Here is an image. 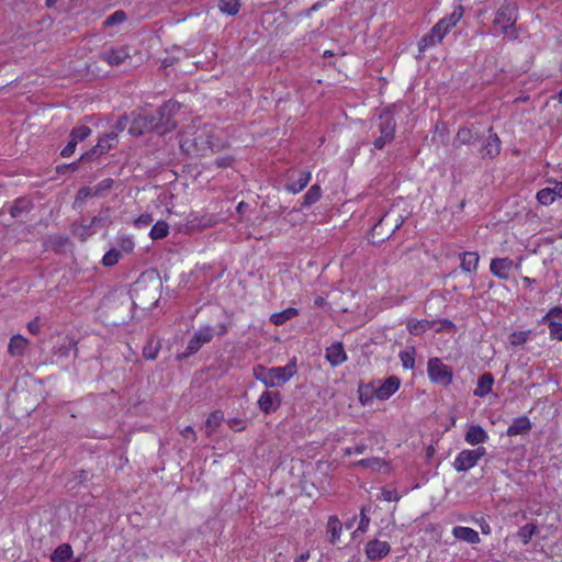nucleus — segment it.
Here are the masks:
<instances>
[{
  "mask_svg": "<svg viewBox=\"0 0 562 562\" xmlns=\"http://www.w3.org/2000/svg\"><path fill=\"white\" fill-rule=\"evenodd\" d=\"M27 346V340L21 335H15L10 339L8 352L13 357L22 356Z\"/></svg>",
  "mask_w": 562,
  "mask_h": 562,
  "instance_id": "bb28decb",
  "label": "nucleus"
},
{
  "mask_svg": "<svg viewBox=\"0 0 562 562\" xmlns=\"http://www.w3.org/2000/svg\"><path fill=\"white\" fill-rule=\"evenodd\" d=\"M501 151V139L496 134H491L481 148L482 157L494 158Z\"/></svg>",
  "mask_w": 562,
  "mask_h": 562,
  "instance_id": "6ab92c4d",
  "label": "nucleus"
},
{
  "mask_svg": "<svg viewBox=\"0 0 562 562\" xmlns=\"http://www.w3.org/2000/svg\"><path fill=\"white\" fill-rule=\"evenodd\" d=\"M480 525V528L484 535L491 533V528L488 522L486 521L485 517L481 516L480 519L476 520Z\"/></svg>",
  "mask_w": 562,
  "mask_h": 562,
  "instance_id": "338daca9",
  "label": "nucleus"
},
{
  "mask_svg": "<svg viewBox=\"0 0 562 562\" xmlns=\"http://www.w3.org/2000/svg\"><path fill=\"white\" fill-rule=\"evenodd\" d=\"M117 143V134L116 132H111L105 134L103 137H101L98 142V144L91 148L90 150L86 151L83 155H81L79 161L90 160L92 157L97 154H103L111 148H113Z\"/></svg>",
  "mask_w": 562,
  "mask_h": 562,
  "instance_id": "9b49d317",
  "label": "nucleus"
},
{
  "mask_svg": "<svg viewBox=\"0 0 562 562\" xmlns=\"http://www.w3.org/2000/svg\"><path fill=\"white\" fill-rule=\"evenodd\" d=\"M227 425L229 428L239 431L245 428V420L240 418H231L227 420Z\"/></svg>",
  "mask_w": 562,
  "mask_h": 562,
  "instance_id": "4d7b16f0",
  "label": "nucleus"
},
{
  "mask_svg": "<svg viewBox=\"0 0 562 562\" xmlns=\"http://www.w3.org/2000/svg\"><path fill=\"white\" fill-rule=\"evenodd\" d=\"M391 550L390 544L386 541H380L378 539L370 540L366 547V553L369 560H378L387 555Z\"/></svg>",
  "mask_w": 562,
  "mask_h": 562,
  "instance_id": "2eb2a0df",
  "label": "nucleus"
},
{
  "mask_svg": "<svg viewBox=\"0 0 562 562\" xmlns=\"http://www.w3.org/2000/svg\"><path fill=\"white\" fill-rule=\"evenodd\" d=\"M401 381L397 376H390L375 390V396L379 400H386L398 390Z\"/></svg>",
  "mask_w": 562,
  "mask_h": 562,
  "instance_id": "f3484780",
  "label": "nucleus"
},
{
  "mask_svg": "<svg viewBox=\"0 0 562 562\" xmlns=\"http://www.w3.org/2000/svg\"><path fill=\"white\" fill-rule=\"evenodd\" d=\"M415 350L412 348V350L402 351L400 353V358L402 360L403 367L405 369H413L415 366Z\"/></svg>",
  "mask_w": 562,
  "mask_h": 562,
  "instance_id": "49530a36",
  "label": "nucleus"
},
{
  "mask_svg": "<svg viewBox=\"0 0 562 562\" xmlns=\"http://www.w3.org/2000/svg\"><path fill=\"white\" fill-rule=\"evenodd\" d=\"M544 324H548L551 338L562 340V324L560 322H557L555 319H550L547 321Z\"/></svg>",
  "mask_w": 562,
  "mask_h": 562,
  "instance_id": "c03bdc74",
  "label": "nucleus"
},
{
  "mask_svg": "<svg viewBox=\"0 0 562 562\" xmlns=\"http://www.w3.org/2000/svg\"><path fill=\"white\" fill-rule=\"evenodd\" d=\"M537 532V527L533 524H527L522 526L518 531V537L522 541L524 544H527L532 536Z\"/></svg>",
  "mask_w": 562,
  "mask_h": 562,
  "instance_id": "4c0bfd02",
  "label": "nucleus"
},
{
  "mask_svg": "<svg viewBox=\"0 0 562 562\" xmlns=\"http://www.w3.org/2000/svg\"><path fill=\"white\" fill-rule=\"evenodd\" d=\"M76 146L77 143L70 138L68 144L63 148L60 155L65 158L70 157L75 153Z\"/></svg>",
  "mask_w": 562,
  "mask_h": 562,
  "instance_id": "13d9d810",
  "label": "nucleus"
},
{
  "mask_svg": "<svg viewBox=\"0 0 562 562\" xmlns=\"http://www.w3.org/2000/svg\"><path fill=\"white\" fill-rule=\"evenodd\" d=\"M72 555V549L70 544L63 543L58 546L50 555L52 562H66Z\"/></svg>",
  "mask_w": 562,
  "mask_h": 562,
  "instance_id": "c756f323",
  "label": "nucleus"
},
{
  "mask_svg": "<svg viewBox=\"0 0 562 562\" xmlns=\"http://www.w3.org/2000/svg\"><path fill=\"white\" fill-rule=\"evenodd\" d=\"M531 429V423L528 417L521 416L515 418L513 424L507 429L509 437L527 434Z\"/></svg>",
  "mask_w": 562,
  "mask_h": 562,
  "instance_id": "b1692460",
  "label": "nucleus"
},
{
  "mask_svg": "<svg viewBox=\"0 0 562 562\" xmlns=\"http://www.w3.org/2000/svg\"><path fill=\"white\" fill-rule=\"evenodd\" d=\"M297 372L296 359L293 358L284 367L269 368L267 387L283 386Z\"/></svg>",
  "mask_w": 562,
  "mask_h": 562,
  "instance_id": "39448f33",
  "label": "nucleus"
},
{
  "mask_svg": "<svg viewBox=\"0 0 562 562\" xmlns=\"http://www.w3.org/2000/svg\"><path fill=\"white\" fill-rule=\"evenodd\" d=\"M487 438L486 431L480 425H471L465 434V441L472 446L483 443Z\"/></svg>",
  "mask_w": 562,
  "mask_h": 562,
  "instance_id": "4be33fe9",
  "label": "nucleus"
},
{
  "mask_svg": "<svg viewBox=\"0 0 562 562\" xmlns=\"http://www.w3.org/2000/svg\"><path fill=\"white\" fill-rule=\"evenodd\" d=\"M151 222L153 218L149 214H143L135 221V224L137 226H148Z\"/></svg>",
  "mask_w": 562,
  "mask_h": 562,
  "instance_id": "680f3d73",
  "label": "nucleus"
},
{
  "mask_svg": "<svg viewBox=\"0 0 562 562\" xmlns=\"http://www.w3.org/2000/svg\"><path fill=\"white\" fill-rule=\"evenodd\" d=\"M551 190H554L553 196L554 199L557 196L562 198V182L554 181L553 187H550Z\"/></svg>",
  "mask_w": 562,
  "mask_h": 562,
  "instance_id": "774afa93",
  "label": "nucleus"
},
{
  "mask_svg": "<svg viewBox=\"0 0 562 562\" xmlns=\"http://www.w3.org/2000/svg\"><path fill=\"white\" fill-rule=\"evenodd\" d=\"M212 337H213V328L212 327L206 326L204 328H201L190 339L184 352L179 355L178 357L180 359H186V358L190 357L191 355L198 352L204 344H207L211 341Z\"/></svg>",
  "mask_w": 562,
  "mask_h": 562,
  "instance_id": "9d476101",
  "label": "nucleus"
},
{
  "mask_svg": "<svg viewBox=\"0 0 562 562\" xmlns=\"http://www.w3.org/2000/svg\"><path fill=\"white\" fill-rule=\"evenodd\" d=\"M155 131L158 133L156 114L138 113L134 115L128 133L133 136H140L146 132Z\"/></svg>",
  "mask_w": 562,
  "mask_h": 562,
  "instance_id": "0eeeda50",
  "label": "nucleus"
},
{
  "mask_svg": "<svg viewBox=\"0 0 562 562\" xmlns=\"http://www.w3.org/2000/svg\"><path fill=\"white\" fill-rule=\"evenodd\" d=\"M322 189L318 184L312 186L303 196L302 206L307 207L321 199Z\"/></svg>",
  "mask_w": 562,
  "mask_h": 562,
  "instance_id": "f704fd0d",
  "label": "nucleus"
},
{
  "mask_svg": "<svg viewBox=\"0 0 562 562\" xmlns=\"http://www.w3.org/2000/svg\"><path fill=\"white\" fill-rule=\"evenodd\" d=\"M311 180V172L300 171L296 180L292 181L286 186V189L292 193H299L302 191Z\"/></svg>",
  "mask_w": 562,
  "mask_h": 562,
  "instance_id": "c85d7f7f",
  "label": "nucleus"
},
{
  "mask_svg": "<svg viewBox=\"0 0 562 562\" xmlns=\"http://www.w3.org/2000/svg\"><path fill=\"white\" fill-rule=\"evenodd\" d=\"M94 195H95L94 189H91L88 187L80 188L77 192L76 203L79 201H83L87 198L94 196Z\"/></svg>",
  "mask_w": 562,
  "mask_h": 562,
  "instance_id": "603ef678",
  "label": "nucleus"
},
{
  "mask_svg": "<svg viewBox=\"0 0 562 562\" xmlns=\"http://www.w3.org/2000/svg\"><path fill=\"white\" fill-rule=\"evenodd\" d=\"M494 384V376L492 373L486 372L483 373L477 381V386L474 390V395L479 397H483L487 395L492 391V386Z\"/></svg>",
  "mask_w": 562,
  "mask_h": 562,
  "instance_id": "393cba45",
  "label": "nucleus"
},
{
  "mask_svg": "<svg viewBox=\"0 0 562 562\" xmlns=\"http://www.w3.org/2000/svg\"><path fill=\"white\" fill-rule=\"evenodd\" d=\"M127 58H131V56L125 46L110 48L100 54V59L106 61L111 66H119Z\"/></svg>",
  "mask_w": 562,
  "mask_h": 562,
  "instance_id": "4468645a",
  "label": "nucleus"
},
{
  "mask_svg": "<svg viewBox=\"0 0 562 562\" xmlns=\"http://www.w3.org/2000/svg\"><path fill=\"white\" fill-rule=\"evenodd\" d=\"M481 136L476 131H473L470 127H461L459 128L457 136L453 140V146L458 147L459 145H469L476 140H479Z\"/></svg>",
  "mask_w": 562,
  "mask_h": 562,
  "instance_id": "aec40b11",
  "label": "nucleus"
},
{
  "mask_svg": "<svg viewBox=\"0 0 562 562\" xmlns=\"http://www.w3.org/2000/svg\"><path fill=\"white\" fill-rule=\"evenodd\" d=\"M161 348V344L159 339H156L154 337H149L146 345L143 348V356L146 359L155 360L157 358V355Z\"/></svg>",
  "mask_w": 562,
  "mask_h": 562,
  "instance_id": "7c9ffc66",
  "label": "nucleus"
},
{
  "mask_svg": "<svg viewBox=\"0 0 562 562\" xmlns=\"http://www.w3.org/2000/svg\"><path fill=\"white\" fill-rule=\"evenodd\" d=\"M111 224L110 216L108 211L99 214L98 216H93L89 223H85L83 221L79 224H72V233L77 236L81 241L87 240L88 237L94 234L97 227H108Z\"/></svg>",
  "mask_w": 562,
  "mask_h": 562,
  "instance_id": "20e7f679",
  "label": "nucleus"
},
{
  "mask_svg": "<svg viewBox=\"0 0 562 562\" xmlns=\"http://www.w3.org/2000/svg\"><path fill=\"white\" fill-rule=\"evenodd\" d=\"M397 221H393L390 214H385L371 229V243L376 244L385 240L400 227Z\"/></svg>",
  "mask_w": 562,
  "mask_h": 562,
  "instance_id": "423d86ee",
  "label": "nucleus"
},
{
  "mask_svg": "<svg viewBox=\"0 0 562 562\" xmlns=\"http://www.w3.org/2000/svg\"><path fill=\"white\" fill-rule=\"evenodd\" d=\"M113 179L111 178H108V179H104L102 181H100L95 187H94V194H100L102 193L103 191H108L110 189H112L113 187Z\"/></svg>",
  "mask_w": 562,
  "mask_h": 562,
  "instance_id": "8fccbe9b",
  "label": "nucleus"
},
{
  "mask_svg": "<svg viewBox=\"0 0 562 562\" xmlns=\"http://www.w3.org/2000/svg\"><path fill=\"white\" fill-rule=\"evenodd\" d=\"M169 226L164 221H158L150 231V237L153 239H161L168 235Z\"/></svg>",
  "mask_w": 562,
  "mask_h": 562,
  "instance_id": "e433bc0d",
  "label": "nucleus"
},
{
  "mask_svg": "<svg viewBox=\"0 0 562 562\" xmlns=\"http://www.w3.org/2000/svg\"><path fill=\"white\" fill-rule=\"evenodd\" d=\"M341 529H342V527H341V522L339 521V519L336 516H330L328 518V522H327V532L330 533L329 541L333 544L336 543L337 540L339 539Z\"/></svg>",
  "mask_w": 562,
  "mask_h": 562,
  "instance_id": "473e14b6",
  "label": "nucleus"
},
{
  "mask_svg": "<svg viewBox=\"0 0 562 562\" xmlns=\"http://www.w3.org/2000/svg\"><path fill=\"white\" fill-rule=\"evenodd\" d=\"M460 258H461V268L464 271L471 272L476 269L477 262H479V255L476 252L467 251V252H463Z\"/></svg>",
  "mask_w": 562,
  "mask_h": 562,
  "instance_id": "2f4dec72",
  "label": "nucleus"
},
{
  "mask_svg": "<svg viewBox=\"0 0 562 562\" xmlns=\"http://www.w3.org/2000/svg\"><path fill=\"white\" fill-rule=\"evenodd\" d=\"M76 347V342L69 341L67 345H61L55 352L58 357H68L72 348Z\"/></svg>",
  "mask_w": 562,
  "mask_h": 562,
  "instance_id": "6e6d98bb",
  "label": "nucleus"
},
{
  "mask_svg": "<svg viewBox=\"0 0 562 562\" xmlns=\"http://www.w3.org/2000/svg\"><path fill=\"white\" fill-rule=\"evenodd\" d=\"M452 535L457 539L465 541L468 543L475 544L480 542L479 533L474 529L469 527L457 526L452 529Z\"/></svg>",
  "mask_w": 562,
  "mask_h": 562,
  "instance_id": "5701e85b",
  "label": "nucleus"
},
{
  "mask_svg": "<svg viewBox=\"0 0 562 562\" xmlns=\"http://www.w3.org/2000/svg\"><path fill=\"white\" fill-rule=\"evenodd\" d=\"M299 314V311L294 307H289L282 312H279V313H274L271 315L270 317V321L274 324V325H282L284 324L286 321L293 318L294 316H296Z\"/></svg>",
  "mask_w": 562,
  "mask_h": 562,
  "instance_id": "72a5a7b5",
  "label": "nucleus"
},
{
  "mask_svg": "<svg viewBox=\"0 0 562 562\" xmlns=\"http://www.w3.org/2000/svg\"><path fill=\"white\" fill-rule=\"evenodd\" d=\"M485 453L486 451L483 447L474 450H463L457 456L453 467L458 472L467 471L473 468Z\"/></svg>",
  "mask_w": 562,
  "mask_h": 562,
  "instance_id": "1a4fd4ad",
  "label": "nucleus"
},
{
  "mask_svg": "<svg viewBox=\"0 0 562 562\" xmlns=\"http://www.w3.org/2000/svg\"><path fill=\"white\" fill-rule=\"evenodd\" d=\"M91 134V128L86 125H81L79 127L72 128L70 132V137L74 142L78 144V142H81L86 139Z\"/></svg>",
  "mask_w": 562,
  "mask_h": 562,
  "instance_id": "58836bf2",
  "label": "nucleus"
},
{
  "mask_svg": "<svg viewBox=\"0 0 562 562\" xmlns=\"http://www.w3.org/2000/svg\"><path fill=\"white\" fill-rule=\"evenodd\" d=\"M447 34L446 21H439L418 43L419 52L440 43Z\"/></svg>",
  "mask_w": 562,
  "mask_h": 562,
  "instance_id": "f8f14e48",
  "label": "nucleus"
},
{
  "mask_svg": "<svg viewBox=\"0 0 562 562\" xmlns=\"http://www.w3.org/2000/svg\"><path fill=\"white\" fill-rule=\"evenodd\" d=\"M31 209L32 202L25 198H20L10 206L9 213L12 217L18 218L22 216V214L30 212Z\"/></svg>",
  "mask_w": 562,
  "mask_h": 562,
  "instance_id": "cd10ccee",
  "label": "nucleus"
},
{
  "mask_svg": "<svg viewBox=\"0 0 562 562\" xmlns=\"http://www.w3.org/2000/svg\"><path fill=\"white\" fill-rule=\"evenodd\" d=\"M180 110V103L169 100L165 102L156 113L158 134L164 135L177 127L176 113Z\"/></svg>",
  "mask_w": 562,
  "mask_h": 562,
  "instance_id": "f03ea898",
  "label": "nucleus"
},
{
  "mask_svg": "<svg viewBox=\"0 0 562 562\" xmlns=\"http://www.w3.org/2000/svg\"><path fill=\"white\" fill-rule=\"evenodd\" d=\"M159 285L158 280L147 281L146 278L142 277L135 282L132 293L140 304H150L157 300Z\"/></svg>",
  "mask_w": 562,
  "mask_h": 562,
  "instance_id": "7ed1b4c3",
  "label": "nucleus"
},
{
  "mask_svg": "<svg viewBox=\"0 0 562 562\" xmlns=\"http://www.w3.org/2000/svg\"><path fill=\"white\" fill-rule=\"evenodd\" d=\"M429 378L437 383L448 385L452 381V370L443 364L439 358H431L428 361Z\"/></svg>",
  "mask_w": 562,
  "mask_h": 562,
  "instance_id": "6e6552de",
  "label": "nucleus"
},
{
  "mask_svg": "<svg viewBox=\"0 0 562 562\" xmlns=\"http://www.w3.org/2000/svg\"><path fill=\"white\" fill-rule=\"evenodd\" d=\"M382 495H383V498L387 502H391V501H398L400 499V496L397 495V493L395 491H391V490H383L382 491Z\"/></svg>",
  "mask_w": 562,
  "mask_h": 562,
  "instance_id": "e2e57ef3",
  "label": "nucleus"
},
{
  "mask_svg": "<svg viewBox=\"0 0 562 562\" xmlns=\"http://www.w3.org/2000/svg\"><path fill=\"white\" fill-rule=\"evenodd\" d=\"M233 159L231 157H221L214 160L217 168H227L232 165Z\"/></svg>",
  "mask_w": 562,
  "mask_h": 562,
  "instance_id": "052dcab7",
  "label": "nucleus"
},
{
  "mask_svg": "<svg viewBox=\"0 0 562 562\" xmlns=\"http://www.w3.org/2000/svg\"><path fill=\"white\" fill-rule=\"evenodd\" d=\"M268 372H269V369L261 364L254 368V375H255L256 380L263 383V385L266 387H267V383H268V379H267L268 374H269Z\"/></svg>",
  "mask_w": 562,
  "mask_h": 562,
  "instance_id": "de8ad7c7",
  "label": "nucleus"
},
{
  "mask_svg": "<svg viewBox=\"0 0 562 562\" xmlns=\"http://www.w3.org/2000/svg\"><path fill=\"white\" fill-rule=\"evenodd\" d=\"M121 258V252L117 249H110L102 258V263L105 267H112L117 263Z\"/></svg>",
  "mask_w": 562,
  "mask_h": 562,
  "instance_id": "a18cd8bd",
  "label": "nucleus"
},
{
  "mask_svg": "<svg viewBox=\"0 0 562 562\" xmlns=\"http://www.w3.org/2000/svg\"><path fill=\"white\" fill-rule=\"evenodd\" d=\"M281 405L279 392L265 391L258 400V406L265 414L274 413Z\"/></svg>",
  "mask_w": 562,
  "mask_h": 562,
  "instance_id": "ddd939ff",
  "label": "nucleus"
},
{
  "mask_svg": "<svg viewBox=\"0 0 562 562\" xmlns=\"http://www.w3.org/2000/svg\"><path fill=\"white\" fill-rule=\"evenodd\" d=\"M127 19L126 13L123 10H117L106 18L104 26H114L125 22Z\"/></svg>",
  "mask_w": 562,
  "mask_h": 562,
  "instance_id": "a19ab883",
  "label": "nucleus"
},
{
  "mask_svg": "<svg viewBox=\"0 0 562 562\" xmlns=\"http://www.w3.org/2000/svg\"><path fill=\"white\" fill-rule=\"evenodd\" d=\"M325 357L333 367H337L347 360V355L341 342H335L328 347Z\"/></svg>",
  "mask_w": 562,
  "mask_h": 562,
  "instance_id": "a211bd4d",
  "label": "nucleus"
},
{
  "mask_svg": "<svg viewBox=\"0 0 562 562\" xmlns=\"http://www.w3.org/2000/svg\"><path fill=\"white\" fill-rule=\"evenodd\" d=\"M383 464H385V462L379 458L363 459L358 462V465H361L364 468H371V469L381 468Z\"/></svg>",
  "mask_w": 562,
  "mask_h": 562,
  "instance_id": "09e8293b",
  "label": "nucleus"
},
{
  "mask_svg": "<svg viewBox=\"0 0 562 562\" xmlns=\"http://www.w3.org/2000/svg\"><path fill=\"white\" fill-rule=\"evenodd\" d=\"M379 119L381 121L379 124L380 135H382L383 138H390L393 140L395 136L396 123L391 114V111L384 110L380 114Z\"/></svg>",
  "mask_w": 562,
  "mask_h": 562,
  "instance_id": "dca6fc26",
  "label": "nucleus"
},
{
  "mask_svg": "<svg viewBox=\"0 0 562 562\" xmlns=\"http://www.w3.org/2000/svg\"><path fill=\"white\" fill-rule=\"evenodd\" d=\"M513 261L509 258H496L491 261V272L496 277L506 280L507 271L510 269Z\"/></svg>",
  "mask_w": 562,
  "mask_h": 562,
  "instance_id": "412c9836",
  "label": "nucleus"
},
{
  "mask_svg": "<svg viewBox=\"0 0 562 562\" xmlns=\"http://www.w3.org/2000/svg\"><path fill=\"white\" fill-rule=\"evenodd\" d=\"M562 319V307H553L551 308L547 314L546 316H543L542 318V323H546L547 321H550V319Z\"/></svg>",
  "mask_w": 562,
  "mask_h": 562,
  "instance_id": "864d4df0",
  "label": "nucleus"
},
{
  "mask_svg": "<svg viewBox=\"0 0 562 562\" xmlns=\"http://www.w3.org/2000/svg\"><path fill=\"white\" fill-rule=\"evenodd\" d=\"M127 124H128L127 115H122L119 117V120L114 124V130L117 132H122L126 128Z\"/></svg>",
  "mask_w": 562,
  "mask_h": 562,
  "instance_id": "bf43d9fd",
  "label": "nucleus"
},
{
  "mask_svg": "<svg viewBox=\"0 0 562 562\" xmlns=\"http://www.w3.org/2000/svg\"><path fill=\"white\" fill-rule=\"evenodd\" d=\"M517 21V7L514 2L505 0L496 12L493 21L494 26H499L503 34H509L512 40L517 37L515 24Z\"/></svg>",
  "mask_w": 562,
  "mask_h": 562,
  "instance_id": "f257e3e1",
  "label": "nucleus"
},
{
  "mask_svg": "<svg viewBox=\"0 0 562 562\" xmlns=\"http://www.w3.org/2000/svg\"><path fill=\"white\" fill-rule=\"evenodd\" d=\"M462 14H463V8L460 5V7L456 8L454 11L449 16H446L440 20V21H446L447 33L449 32V30L452 26H454L459 22V20L462 18Z\"/></svg>",
  "mask_w": 562,
  "mask_h": 562,
  "instance_id": "ea45409f",
  "label": "nucleus"
},
{
  "mask_svg": "<svg viewBox=\"0 0 562 562\" xmlns=\"http://www.w3.org/2000/svg\"><path fill=\"white\" fill-rule=\"evenodd\" d=\"M529 331H517L510 335V344L512 345H521L525 344L528 338Z\"/></svg>",
  "mask_w": 562,
  "mask_h": 562,
  "instance_id": "3c124183",
  "label": "nucleus"
},
{
  "mask_svg": "<svg viewBox=\"0 0 562 562\" xmlns=\"http://www.w3.org/2000/svg\"><path fill=\"white\" fill-rule=\"evenodd\" d=\"M391 142H392V139H390V138H383V136H382V135H380V136L374 140L373 145H374V147H375L376 149H383V147H384L386 144L391 143Z\"/></svg>",
  "mask_w": 562,
  "mask_h": 562,
  "instance_id": "69168bd1",
  "label": "nucleus"
},
{
  "mask_svg": "<svg viewBox=\"0 0 562 562\" xmlns=\"http://www.w3.org/2000/svg\"><path fill=\"white\" fill-rule=\"evenodd\" d=\"M27 328H29L30 333H32L34 335L38 334L40 329H41L40 318H35V319L31 321L27 324Z\"/></svg>",
  "mask_w": 562,
  "mask_h": 562,
  "instance_id": "0e129e2a",
  "label": "nucleus"
},
{
  "mask_svg": "<svg viewBox=\"0 0 562 562\" xmlns=\"http://www.w3.org/2000/svg\"><path fill=\"white\" fill-rule=\"evenodd\" d=\"M369 524H370V518L366 514V507H362L360 510V521H359L358 530H360L361 532L367 531Z\"/></svg>",
  "mask_w": 562,
  "mask_h": 562,
  "instance_id": "5fc2aeb1",
  "label": "nucleus"
},
{
  "mask_svg": "<svg viewBox=\"0 0 562 562\" xmlns=\"http://www.w3.org/2000/svg\"><path fill=\"white\" fill-rule=\"evenodd\" d=\"M553 192L554 190H551L550 187L544 188L537 193V200L539 201V203L543 205H549L553 203V201L555 200L553 196Z\"/></svg>",
  "mask_w": 562,
  "mask_h": 562,
  "instance_id": "37998d69",
  "label": "nucleus"
},
{
  "mask_svg": "<svg viewBox=\"0 0 562 562\" xmlns=\"http://www.w3.org/2000/svg\"><path fill=\"white\" fill-rule=\"evenodd\" d=\"M224 419V414L221 411H214L206 419V428L213 431L216 427L220 426L221 422Z\"/></svg>",
  "mask_w": 562,
  "mask_h": 562,
  "instance_id": "79ce46f5",
  "label": "nucleus"
},
{
  "mask_svg": "<svg viewBox=\"0 0 562 562\" xmlns=\"http://www.w3.org/2000/svg\"><path fill=\"white\" fill-rule=\"evenodd\" d=\"M436 324V321H428V319H409L407 322V330L412 335H420L425 333L426 330L432 328V326Z\"/></svg>",
  "mask_w": 562,
  "mask_h": 562,
  "instance_id": "a878e982",
  "label": "nucleus"
},
{
  "mask_svg": "<svg viewBox=\"0 0 562 562\" xmlns=\"http://www.w3.org/2000/svg\"><path fill=\"white\" fill-rule=\"evenodd\" d=\"M240 8V0H220L218 9L228 15H235Z\"/></svg>",
  "mask_w": 562,
  "mask_h": 562,
  "instance_id": "c9c22d12",
  "label": "nucleus"
}]
</instances>
